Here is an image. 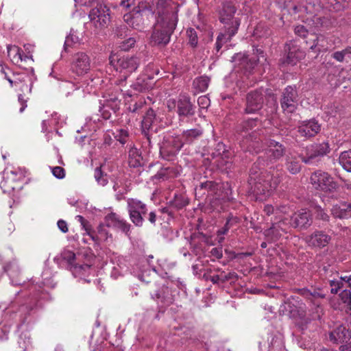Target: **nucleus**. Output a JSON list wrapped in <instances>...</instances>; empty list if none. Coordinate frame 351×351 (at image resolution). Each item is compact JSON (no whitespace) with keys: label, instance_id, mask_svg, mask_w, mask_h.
<instances>
[{"label":"nucleus","instance_id":"nucleus-1","mask_svg":"<svg viewBox=\"0 0 351 351\" xmlns=\"http://www.w3.org/2000/svg\"><path fill=\"white\" fill-rule=\"evenodd\" d=\"M280 182L278 176H274L267 171H261L256 165L250 171L248 183L251 191L259 201H263L276 189Z\"/></svg>","mask_w":351,"mask_h":351},{"label":"nucleus","instance_id":"nucleus-2","mask_svg":"<svg viewBox=\"0 0 351 351\" xmlns=\"http://www.w3.org/2000/svg\"><path fill=\"white\" fill-rule=\"evenodd\" d=\"M259 124L258 119H250L241 124L238 132L242 138L240 145L244 151L258 153L261 150L262 140L260 134L254 129Z\"/></svg>","mask_w":351,"mask_h":351},{"label":"nucleus","instance_id":"nucleus-3","mask_svg":"<svg viewBox=\"0 0 351 351\" xmlns=\"http://www.w3.org/2000/svg\"><path fill=\"white\" fill-rule=\"evenodd\" d=\"M173 4V3L171 0H155L152 6H149V9L146 5L142 3L134 8L132 16L137 18L138 15H142L143 13L151 11L152 14L157 15L156 19L169 21L173 15L178 19L177 11L174 10Z\"/></svg>","mask_w":351,"mask_h":351},{"label":"nucleus","instance_id":"nucleus-4","mask_svg":"<svg viewBox=\"0 0 351 351\" xmlns=\"http://www.w3.org/2000/svg\"><path fill=\"white\" fill-rule=\"evenodd\" d=\"M40 288V285L31 283L27 287L28 297L17 302L19 306L17 311L15 312V318L18 317L22 323L25 322L27 315L37 307L39 300L45 298V294L41 291Z\"/></svg>","mask_w":351,"mask_h":351},{"label":"nucleus","instance_id":"nucleus-5","mask_svg":"<svg viewBox=\"0 0 351 351\" xmlns=\"http://www.w3.org/2000/svg\"><path fill=\"white\" fill-rule=\"evenodd\" d=\"M178 19L172 16L169 21L156 19L154 31L152 34V41L158 45L165 46L170 41L171 35L177 25Z\"/></svg>","mask_w":351,"mask_h":351},{"label":"nucleus","instance_id":"nucleus-6","mask_svg":"<svg viewBox=\"0 0 351 351\" xmlns=\"http://www.w3.org/2000/svg\"><path fill=\"white\" fill-rule=\"evenodd\" d=\"M183 145L184 142L179 135L167 132L160 143V154L167 160H173Z\"/></svg>","mask_w":351,"mask_h":351},{"label":"nucleus","instance_id":"nucleus-7","mask_svg":"<svg viewBox=\"0 0 351 351\" xmlns=\"http://www.w3.org/2000/svg\"><path fill=\"white\" fill-rule=\"evenodd\" d=\"M237 8L230 1H225L222 4V8L219 12V21L224 25L227 32H230V36H234L238 31L241 24L240 19L234 17Z\"/></svg>","mask_w":351,"mask_h":351},{"label":"nucleus","instance_id":"nucleus-8","mask_svg":"<svg viewBox=\"0 0 351 351\" xmlns=\"http://www.w3.org/2000/svg\"><path fill=\"white\" fill-rule=\"evenodd\" d=\"M110 63L117 71L123 73V81L133 72L136 71L140 65V59L137 56H117L111 54L109 58Z\"/></svg>","mask_w":351,"mask_h":351},{"label":"nucleus","instance_id":"nucleus-9","mask_svg":"<svg viewBox=\"0 0 351 351\" xmlns=\"http://www.w3.org/2000/svg\"><path fill=\"white\" fill-rule=\"evenodd\" d=\"M310 184L313 189L324 193L333 192L337 188V183L334 178L322 170H317L311 173Z\"/></svg>","mask_w":351,"mask_h":351},{"label":"nucleus","instance_id":"nucleus-10","mask_svg":"<svg viewBox=\"0 0 351 351\" xmlns=\"http://www.w3.org/2000/svg\"><path fill=\"white\" fill-rule=\"evenodd\" d=\"M90 24L95 27L94 33L106 27L110 21V9L104 4L98 3L88 14Z\"/></svg>","mask_w":351,"mask_h":351},{"label":"nucleus","instance_id":"nucleus-11","mask_svg":"<svg viewBox=\"0 0 351 351\" xmlns=\"http://www.w3.org/2000/svg\"><path fill=\"white\" fill-rule=\"evenodd\" d=\"M121 92L117 93L115 95H109L108 98L105 100V103L102 107H100L99 111L104 119H108L111 117L110 110L114 113L118 111L120 108L121 99L124 98L125 101H128V98L133 97L132 90H126L124 93Z\"/></svg>","mask_w":351,"mask_h":351},{"label":"nucleus","instance_id":"nucleus-12","mask_svg":"<svg viewBox=\"0 0 351 351\" xmlns=\"http://www.w3.org/2000/svg\"><path fill=\"white\" fill-rule=\"evenodd\" d=\"M254 53L258 57L257 60L249 59L245 54L239 53L232 57V61L234 63L235 67L238 68L239 70L250 73L256 65L257 62H261L260 58H263L264 61L267 60L262 49L258 47L254 49Z\"/></svg>","mask_w":351,"mask_h":351},{"label":"nucleus","instance_id":"nucleus-13","mask_svg":"<svg viewBox=\"0 0 351 351\" xmlns=\"http://www.w3.org/2000/svg\"><path fill=\"white\" fill-rule=\"evenodd\" d=\"M92 61L89 55L83 51H79L73 54L71 70L77 76H84L88 74L92 69Z\"/></svg>","mask_w":351,"mask_h":351},{"label":"nucleus","instance_id":"nucleus-14","mask_svg":"<svg viewBox=\"0 0 351 351\" xmlns=\"http://www.w3.org/2000/svg\"><path fill=\"white\" fill-rule=\"evenodd\" d=\"M167 107L169 110L176 108V112L180 119L193 116L195 114V106L191 102L189 97L186 95H180L177 101L175 99L168 100Z\"/></svg>","mask_w":351,"mask_h":351},{"label":"nucleus","instance_id":"nucleus-15","mask_svg":"<svg viewBox=\"0 0 351 351\" xmlns=\"http://www.w3.org/2000/svg\"><path fill=\"white\" fill-rule=\"evenodd\" d=\"M127 204L132 222L136 226H142L144 217L147 213L146 204L136 199H128Z\"/></svg>","mask_w":351,"mask_h":351},{"label":"nucleus","instance_id":"nucleus-16","mask_svg":"<svg viewBox=\"0 0 351 351\" xmlns=\"http://www.w3.org/2000/svg\"><path fill=\"white\" fill-rule=\"evenodd\" d=\"M330 152V146L328 142H323L319 144H313L307 146L304 154L302 153L299 157L306 164H313L317 157L326 155Z\"/></svg>","mask_w":351,"mask_h":351},{"label":"nucleus","instance_id":"nucleus-17","mask_svg":"<svg viewBox=\"0 0 351 351\" xmlns=\"http://www.w3.org/2000/svg\"><path fill=\"white\" fill-rule=\"evenodd\" d=\"M7 80L10 82L11 86L19 87L21 92V93H19L18 101L21 106L19 109V112L22 113L27 106V102L29 100L28 96L32 93L33 86L32 82H30L29 79H28V82H26L25 80H22L19 78L15 80H12L10 78L7 77Z\"/></svg>","mask_w":351,"mask_h":351},{"label":"nucleus","instance_id":"nucleus-18","mask_svg":"<svg viewBox=\"0 0 351 351\" xmlns=\"http://www.w3.org/2000/svg\"><path fill=\"white\" fill-rule=\"evenodd\" d=\"M154 68V64L149 63L145 68L144 73L137 77L136 82L131 85L133 97L137 95V93L143 92L152 88L154 74L149 73V69Z\"/></svg>","mask_w":351,"mask_h":351},{"label":"nucleus","instance_id":"nucleus-19","mask_svg":"<svg viewBox=\"0 0 351 351\" xmlns=\"http://www.w3.org/2000/svg\"><path fill=\"white\" fill-rule=\"evenodd\" d=\"M265 90L263 88L250 91L246 95L245 112L254 114L259 111L263 104Z\"/></svg>","mask_w":351,"mask_h":351},{"label":"nucleus","instance_id":"nucleus-20","mask_svg":"<svg viewBox=\"0 0 351 351\" xmlns=\"http://www.w3.org/2000/svg\"><path fill=\"white\" fill-rule=\"evenodd\" d=\"M298 92L295 86H288L282 93L281 107L287 113L293 112L298 105Z\"/></svg>","mask_w":351,"mask_h":351},{"label":"nucleus","instance_id":"nucleus-21","mask_svg":"<svg viewBox=\"0 0 351 351\" xmlns=\"http://www.w3.org/2000/svg\"><path fill=\"white\" fill-rule=\"evenodd\" d=\"M159 121L158 117H157L155 112L152 108H149L143 117V119L141 122L142 132L146 137L147 142L149 146H151V139L152 136V132H156V130H154V125H156Z\"/></svg>","mask_w":351,"mask_h":351},{"label":"nucleus","instance_id":"nucleus-22","mask_svg":"<svg viewBox=\"0 0 351 351\" xmlns=\"http://www.w3.org/2000/svg\"><path fill=\"white\" fill-rule=\"evenodd\" d=\"M287 221V219H281L265 230L264 234L268 241L276 242L289 232V225Z\"/></svg>","mask_w":351,"mask_h":351},{"label":"nucleus","instance_id":"nucleus-23","mask_svg":"<svg viewBox=\"0 0 351 351\" xmlns=\"http://www.w3.org/2000/svg\"><path fill=\"white\" fill-rule=\"evenodd\" d=\"M287 223L290 227L298 229H307L312 223V217L309 211L302 209L294 213L289 220L287 219Z\"/></svg>","mask_w":351,"mask_h":351},{"label":"nucleus","instance_id":"nucleus-24","mask_svg":"<svg viewBox=\"0 0 351 351\" xmlns=\"http://www.w3.org/2000/svg\"><path fill=\"white\" fill-rule=\"evenodd\" d=\"M331 237L322 230H315L305 239L306 243L313 247H324L330 241Z\"/></svg>","mask_w":351,"mask_h":351},{"label":"nucleus","instance_id":"nucleus-25","mask_svg":"<svg viewBox=\"0 0 351 351\" xmlns=\"http://www.w3.org/2000/svg\"><path fill=\"white\" fill-rule=\"evenodd\" d=\"M285 50L287 51L286 63L288 64L295 65L305 56L304 51L301 50L292 41H289L286 44Z\"/></svg>","mask_w":351,"mask_h":351},{"label":"nucleus","instance_id":"nucleus-26","mask_svg":"<svg viewBox=\"0 0 351 351\" xmlns=\"http://www.w3.org/2000/svg\"><path fill=\"white\" fill-rule=\"evenodd\" d=\"M320 130V125L315 119L303 121L298 126V132L301 136L310 138L314 136Z\"/></svg>","mask_w":351,"mask_h":351},{"label":"nucleus","instance_id":"nucleus-27","mask_svg":"<svg viewBox=\"0 0 351 351\" xmlns=\"http://www.w3.org/2000/svg\"><path fill=\"white\" fill-rule=\"evenodd\" d=\"M267 143L269 147L267 154L271 162L278 160L285 154V147L279 142L269 139Z\"/></svg>","mask_w":351,"mask_h":351},{"label":"nucleus","instance_id":"nucleus-28","mask_svg":"<svg viewBox=\"0 0 351 351\" xmlns=\"http://www.w3.org/2000/svg\"><path fill=\"white\" fill-rule=\"evenodd\" d=\"M105 220L108 226H113L119 228L125 234L130 232V224L117 213H111L108 214L106 216Z\"/></svg>","mask_w":351,"mask_h":351},{"label":"nucleus","instance_id":"nucleus-29","mask_svg":"<svg viewBox=\"0 0 351 351\" xmlns=\"http://www.w3.org/2000/svg\"><path fill=\"white\" fill-rule=\"evenodd\" d=\"M331 214L335 218L348 219L351 217V203L341 202L332 206Z\"/></svg>","mask_w":351,"mask_h":351},{"label":"nucleus","instance_id":"nucleus-30","mask_svg":"<svg viewBox=\"0 0 351 351\" xmlns=\"http://www.w3.org/2000/svg\"><path fill=\"white\" fill-rule=\"evenodd\" d=\"M218 150L223 149V154H219L218 156L213 163L216 165V167L222 171H228L232 169V162L231 160H228L226 158L228 157V153L225 152L224 145L223 143H219Z\"/></svg>","mask_w":351,"mask_h":351},{"label":"nucleus","instance_id":"nucleus-31","mask_svg":"<svg viewBox=\"0 0 351 351\" xmlns=\"http://www.w3.org/2000/svg\"><path fill=\"white\" fill-rule=\"evenodd\" d=\"M70 271L75 278H78L87 282H90L86 278L89 276L93 271L90 265L76 263L71 267Z\"/></svg>","mask_w":351,"mask_h":351},{"label":"nucleus","instance_id":"nucleus-32","mask_svg":"<svg viewBox=\"0 0 351 351\" xmlns=\"http://www.w3.org/2000/svg\"><path fill=\"white\" fill-rule=\"evenodd\" d=\"M295 33L299 36L301 37H306L307 36H310L311 38L309 40H306V44H310V49H315L317 45H318V36L315 35L314 34H309L308 31L306 29V27L304 25H297L295 27Z\"/></svg>","mask_w":351,"mask_h":351},{"label":"nucleus","instance_id":"nucleus-33","mask_svg":"<svg viewBox=\"0 0 351 351\" xmlns=\"http://www.w3.org/2000/svg\"><path fill=\"white\" fill-rule=\"evenodd\" d=\"M239 222V219L236 217L230 216L226 219L225 225L217 230V240L219 243L224 241L223 235L226 234L231 227Z\"/></svg>","mask_w":351,"mask_h":351},{"label":"nucleus","instance_id":"nucleus-34","mask_svg":"<svg viewBox=\"0 0 351 351\" xmlns=\"http://www.w3.org/2000/svg\"><path fill=\"white\" fill-rule=\"evenodd\" d=\"M103 80H101V76H98L97 73H92L90 76L88 77L87 79L84 82L83 85H85V88H86L88 93H90L93 90V89H96L101 85Z\"/></svg>","mask_w":351,"mask_h":351},{"label":"nucleus","instance_id":"nucleus-35","mask_svg":"<svg viewBox=\"0 0 351 351\" xmlns=\"http://www.w3.org/2000/svg\"><path fill=\"white\" fill-rule=\"evenodd\" d=\"M203 134V130L200 127L186 130L182 132V138L186 143H191L200 137Z\"/></svg>","mask_w":351,"mask_h":351},{"label":"nucleus","instance_id":"nucleus-36","mask_svg":"<svg viewBox=\"0 0 351 351\" xmlns=\"http://www.w3.org/2000/svg\"><path fill=\"white\" fill-rule=\"evenodd\" d=\"M4 270L10 276L12 284L15 285H21L19 281L14 280V278L17 277L20 274V269L16 262L13 261L4 267Z\"/></svg>","mask_w":351,"mask_h":351},{"label":"nucleus","instance_id":"nucleus-37","mask_svg":"<svg viewBox=\"0 0 351 351\" xmlns=\"http://www.w3.org/2000/svg\"><path fill=\"white\" fill-rule=\"evenodd\" d=\"M180 174V170L178 167H168L164 169H162L159 171L157 174L155 176L158 179H169L177 177Z\"/></svg>","mask_w":351,"mask_h":351},{"label":"nucleus","instance_id":"nucleus-38","mask_svg":"<svg viewBox=\"0 0 351 351\" xmlns=\"http://www.w3.org/2000/svg\"><path fill=\"white\" fill-rule=\"evenodd\" d=\"M142 157L139 150L132 147L128 152V163L130 167H136L141 165Z\"/></svg>","mask_w":351,"mask_h":351},{"label":"nucleus","instance_id":"nucleus-39","mask_svg":"<svg viewBox=\"0 0 351 351\" xmlns=\"http://www.w3.org/2000/svg\"><path fill=\"white\" fill-rule=\"evenodd\" d=\"M210 83V78L206 75L196 77L193 82V88L197 93L204 92L207 90Z\"/></svg>","mask_w":351,"mask_h":351},{"label":"nucleus","instance_id":"nucleus-40","mask_svg":"<svg viewBox=\"0 0 351 351\" xmlns=\"http://www.w3.org/2000/svg\"><path fill=\"white\" fill-rule=\"evenodd\" d=\"M286 165L288 171L292 174L298 173L301 169L300 162L291 154L286 155Z\"/></svg>","mask_w":351,"mask_h":351},{"label":"nucleus","instance_id":"nucleus-41","mask_svg":"<svg viewBox=\"0 0 351 351\" xmlns=\"http://www.w3.org/2000/svg\"><path fill=\"white\" fill-rule=\"evenodd\" d=\"M8 56L15 64H19L23 61V51L16 46L8 47Z\"/></svg>","mask_w":351,"mask_h":351},{"label":"nucleus","instance_id":"nucleus-42","mask_svg":"<svg viewBox=\"0 0 351 351\" xmlns=\"http://www.w3.org/2000/svg\"><path fill=\"white\" fill-rule=\"evenodd\" d=\"M82 40V38L79 36L77 30L71 29L69 34L66 37L64 49L66 50L67 47H72L76 44H80Z\"/></svg>","mask_w":351,"mask_h":351},{"label":"nucleus","instance_id":"nucleus-43","mask_svg":"<svg viewBox=\"0 0 351 351\" xmlns=\"http://www.w3.org/2000/svg\"><path fill=\"white\" fill-rule=\"evenodd\" d=\"M24 177L25 173L21 169H19V171H8V169H5L3 172V178L12 181L15 184H16L17 182L23 180Z\"/></svg>","mask_w":351,"mask_h":351},{"label":"nucleus","instance_id":"nucleus-44","mask_svg":"<svg viewBox=\"0 0 351 351\" xmlns=\"http://www.w3.org/2000/svg\"><path fill=\"white\" fill-rule=\"evenodd\" d=\"M314 29L312 31H319L322 29L328 28L331 25V21L326 17L314 16L313 19Z\"/></svg>","mask_w":351,"mask_h":351},{"label":"nucleus","instance_id":"nucleus-45","mask_svg":"<svg viewBox=\"0 0 351 351\" xmlns=\"http://www.w3.org/2000/svg\"><path fill=\"white\" fill-rule=\"evenodd\" d=\"M339 162L348 172H351V149L341 153Z\"/></svg>","mask_w":351,"mask_h":351},{"label":"nucleus","instance_id":"nucleus-46","mask_svg":"<svg viewBox=\"0 0 351 351\" xmlns=\"http://www.w3.org/2000/svg\"><path fill=\"white\" fill-rule=\"evenodd\" d=\"M350 332L348 330H346L345 328H339L337 330H335L330 334V339L331 341L334 342L341 341L342 337H343L345 339L350 338Z\"/></svg>","mask_w":351,"mask_h":351},{"label":"nucleus","instance_id":"nucleus-47","mask_svg":"<svg viewBox=\"0 0 351 351\" xmlns=\"http://www.w3.org/2000/svg\"><path fill=\"white\" fill-rule=\"evenodd\" d=\"M220 188L219 184L213 182V181H206L204 182L200 183L199 186L197 187L196 189L198 190H206L208 193L210 194H216L217 191Z\"/></svg>","mask_w":351,"mask_h":351},{"label":"nucleus","instance_id":"nucleus-48","mask_svg":"<svg viewBox=\"0 0 351 351\" xmlns=\"http://www.w3.org/2000/svg\"><path fill=\"white\" fill-rule=\"evenodd\" d=\"M94 178L97 184L100 186H104L108 182L107 174L101 171V167L95 168Z\"/></svg>","mask_w":351,"mask_h":351},{"label":"nucleus","instance_id":"nucleus-49","mask_svg":"<svg viewBox=\"0 0 351 351\" xmlns=\"http://www.w3.org/2000/svg\"><path fill=\"white\" fill-rule=\"evenodd\" d=\"M171 205L177 209H181L188 204L187 198L183 195L175 194Z\"/></svg>","mask_w":351,"mask_h":351},{"label":"nucleus","instance_id":"nucleus-50","mask_svg":"<svg viewBox=\"0 0 351 351\" xmlns=\"http://www.w3.org/2000/svg\"><path fill=\"white\" fill-rule=\"evenodd\" d=\"M342 278L343 277H339L338 278H333L328 280L331 287L330 292L332 293L336 294L338 291L343 287L345 281Z\"/></svg>","mask_w":351,"mask_h":351},{"label":"nucleus","instance_id":"nucleus-51","mask_svg":"<svg viewBox=\"0 0 351 351\" xmlns=\"http://www.w3.org/2000/svg\"><path fill=\"white\" fill-rule=\"evenodd\" d=\"M232 36H230V32L225 30L224 33H220L216 40L215 46L217 51H219L222 47L223 45L227 41L230 40Z\"/></svg>","mask_w":351,"mask_h":351},{"label":"nucleus","instance_id":"nucleus-52","mask_svg":"<svg viewBox=\"0 0 351 351\" xmlns=\"http://www.w3.org/2000/svg\"><path fill=\"white\" fill-rule=\"evenodd\" d=\"M61 256L62 259L68 264L69 269L71 267H72V265H75L77 263H75L76 256L75 253L70 250L64 251Z\"/></svg>","mask_w":351,"mask_h":351},{"label":"nucleus","instance_id":"nucleus-53","mask_svg":"<svg viewBox=\"0 0 351 351\" xmlns=\"http://www.w3.org/2000/svg\"><path fill=\"white\" fill-rule=\"evenodd\" d=\"M302 292V295L308 300H317L320 298H324L325 297L324 293L316 290L311 291L308 289H303Z\"/></svg>","mask_w":351,"mask_h":351},{"label":"nucleus","instance_id":"nucleus-54","mask_svg":"<svg viewBox=\"0 0 351 351\" xmlns=\"http://www.w3.org/2000/svg\"><path fill=\"white\" fill-rule=\"evenodd\" d=\"M0 186L3 193H8L18 188L17 184H15L12 181L8 180L5 178H3V180L1 182Z\"/></svg>","mask_w":351,"mask_h":351},{"label":"nucleus","instance_id":"nucleus-55","mask_svg":"<svg viewBox=\"0 0 351 351\" xmlns=\"http://www.w3.org/2000/svg\"><path fill=\"white\" fill-rule=\"evenodd\" d=\"M43 282L42 284L45 287L54 288L56 283L53 282L50 272L48 270H45L42 274Z\"/></svg>","mask_w":351,"mask_h":351},{"label":"nucleus","instance_id":"nucleus-56","mask_svg":"<svg viewBox=\"0 0 351 351\" xmlns=\"http://www.w3.org/2000/svg\"><path fill=\"white\" fill-rule=\"evenodd\" d=\"M189 38V44L192 47H196L198 44V36L197 32L192 28H190L186 32Z\"/></svg>","mask_w":351,"mask_h":351},{"label":"nucleus","instance_id":"nucleus-57","mask_svg":"<svg viewBox=\"0 0 351 351\" xmlns=\"http://www.w3.org/2000/svg\"><path fill=\"white\" fill-rule=\"evenodd\" d=\"M76 219L81 223V226L85 230L86 233L91 238L92 240L95 241V234L87 227V224H88L87 221L81 215H77Z\"/></svg>","mask_w":351,"mask_h":351},{"label":"nucleus","instance_id":"nucleus-58","mask_svg":"<svg viewBox=\"0 0 351 351\" xmlns=\"http://www.w3.org/2000/svg\"><path fill=\"white\" fill-rule=\"evenodd\" d=\"M115 138L121 144H125L127 142L128 138V132L125 129L117 130L115 133Z\"/></svg>","mask_w":351,"mask_h":351},{"label":"nucleus","instance_id":"nucleus-59","mask_svg":"<svg viewBox=\"0 0 351 351\" xmlns=\"http://www.w3.org/2000/svg\"><path fill=\"white\" fill-rule=\"evenodd\" d=\"M341 301L351 308V291L350 290L344 289L339 294Z\"/></svg>","mask_w":351,"mask_h":351},{"label":"nucleus","instance_id":"nucleus-60","mask_svg":"<svg viewBox=\"0 0 351 351\" xmlns=\"http://www.w3.org/2000/svg\"><path fill=\"white\" fill-rule=\"evenodd\" d=\"M135 43H136V40L132 37H130L128 39H126L121 43L120 45H119V48L123 51H128L132 47L134 46Z\"/></svg>","mask_w":351,"mask_h":351},{"label":"nucleus","instance_id":"nucleus-61","mask_svg":"<svg viewBox=\"0 0 351 351\" xmlns=\"http://www.w3.org/2000/svg\"><path fill=\"white\" fill-rule=\"evenodd\" d=\"M146 102L145 99H140L138 101H136L133 105L129 106V110L132 112H137L142 109L145 105Z\"/></svg>","mask_w":351,"mask_h":351},{"label":"nucleus","instance_id":"nucleus-62","mask_svg":"<svg viewBox=\"0 0 351 351\" xmlns=\"http://www.w3.org/2000/svg\"><path fill=\"white\" fill-rule=\"evenodd\" d=\"M18 343L19 347L21 348V351H26L31 344L30 339L27 337L25 335L24 336V339L21 335Z\"/></svg>","mask_w":351,"mask_h":351},{"label":"nucleus","instance_id":"nucleus-63","mask_svg":"<svg viewBox=\"0 0 351 351\" xmlns=\"http://www.w3.org/2000/svg\"><path fill=\"white\" fill-rule=\"evenodd\" d=\"M315 214H316V217L318 219H319L324 221H329V218H330L329 215L320 206L316 207Z\"/></svg>","mask_w":351,"mask_h":351},{"label":"nucleus","instance_id":"nucleus-64","mask_svg":"<svg viewBox=\"0 0 351 351\" xmlns=\"http://www.w3.org/2000/svg\"><path fill=\"white\" fill-rule=\"evenodd\" d=\"M197 104L201 108L206 109L210 106V101L207 96L202 95L198 97Z\"/></svg>","mask_w":351,"mask_h":351}]
</instances>
